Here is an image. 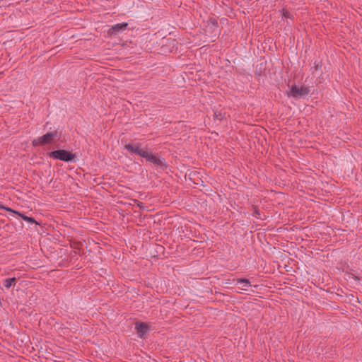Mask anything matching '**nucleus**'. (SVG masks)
Returning a JSON list of instances; mask_svg holds the SVG:
<instances>
[{
    "mask_svg": "<svg viewBox=\"0 0 362 362\" xmlns=\"http://www.w3.org/2000/svg\"><path fill=\"white\" fill-rule=\"evenodd\" d=\"M50 156L53 158H74L76 156V154H73L71 152L64 150H58L51 153Z\"/></svg>",
    "mask_w": 362,
    "mask_h": 362,
    "instance_id": "obj_4",
    "label": "nucleus"
},
{
    "mask_svg": "<svg viewBox=\"0 0 362 362\" xmlns=\"http://www.w3.org/2000/svg\"><path fill=\"white\" fill-rule=\"evenodd\" d=\"M125 148L131 153L132 156H139L144 158H156L152 154L151 150L147 148H141L138 145L127 144Z\"/></svg>",
    "mask_w": 362,
    "mask_h": 362,
    "instance_id": "obj_1",
    "label": "nucleus"
},
{
    "mask_svg": "<svg viewBox=\"0 0 362 362\" xmlns=\"http://www.w3.org/2000/svg\"><path fill=\"white\" fill-rule=\"evenodd\" d=\"M127 26V23H118L115 25H113L109 30V34L110 35H117L119 33L122 32L126 29Z\"/></svg>",
    "mask_w": 362,
    "mask_h": 362,
    "instance_id": "obj_6",
    "label": "nucleus"
},
{
    "mask_svg": "<svg viewBox=\"0 0 362 362\" xmlns=\"http://www.w3.org/2000/svg\"><path fill=\"white\" fill-rule=\"evenodd\" d=\"M136 329L140 337H143L148 331V326L147 324L144 322H139L136 324Z\"/></svg>",
    "mask_w": 362,
    "mask_h": 362,
    "instance_id": "obj_7",
    "label": "nucleus"
},
{
    "mask_svg": "<svg viewBox=\"0 0 362 362\" xmlns=\"http://www.w3.org/2000/svg\"><path fill=\"white\" fill-rule=\"evenodd\" d=\"M16 281V278H10V279H6L5 281H4V285L5 287H6L7 288H11L13 285L15 284Z\"/></svg>",
    "mask_w": 362,
    "mask_h": 362,
    "instance_id": "obj_9",
    "label": "nucleus"
},
{
    "mask_svg": "<svg viewBox=\"0 0 362 362\" xmlns=\"http://www.w3.org/2000/svg\"><path fill=\"white\" fill-rule=\"evenodd\" d=\"M310 93L308 88L304 86H293L291 87L288 95L298 99L308 95Z\"/></svg>",
    "mask_w": 362,
    "mask_h": 362,
    "instance_id": "obj_3",
    "label": "nucleus"
},
{
    "mask_svg": "<svg viewBox=\"0 0 362 362\" xmlns=\"http://www.w3.org/2000/svg\"><path fill=\"white\" fill-rule=\"evenodd\" d=\"M59 139V136L57 132H48L40 137L35 139L33 141V145L35 146H45L47 144H51Z\"/></svg>",
    "mask_w": 362,
    "mask_h": 362,
    "instance_id": "obj_2",
    "label": "nucleus"
},
{
    "mask_svg": "<svg viewBox=\"0 0 362 362\" xmlns=\"http://www.w3.org/2000/svg\"><path fill=\"white\" fill-rule=\"evenodd\" d=\"M0 209H3L4 210H6L7 211H9L10 213H11L12 214H18L20 216H21L24 220L25 221H28V222H33V219L32 218H30V217H28V216H25L23 214H21L20 213H18V211H16L10 208H8V207H6V206H4L3 205H0Z\"/></svg>",
    "mask_w": 362,
    "mask_h": 362,
    "instance_id": "obj_8",
    "label": "nucleus"
},
{
    "mask_svg": "<svg viewBox=\"0 0 362 362\" xmlns=\"http://www.w3.org/2000/svg\"><path fill=\"white\" fill-rule=\"evenodd\" d=\"M155 162L160 161V160L155 159L153 160Z\"/></svg>",
    "mask_w": 362,
    "mask_h": 362,
    "instance_id": "obj_10",
    "label": "nucleus"
},
{
    "mask_svg": "<svg viewBox=\"0 0 362 362\" xmlns=\"http://www.w3.org/2000/svg\"><path fill=\"white\" fill-rule=\"evenodd\" d=\"M235 285L238 289L243 291H249V288L251 287V284L247 279H238Z\"/></svg>",
    "mask_w": 362,
    "mask_h": 362,
    "instance_id": "obj_5",
    "label": "nucleus"
}]
</instances>
